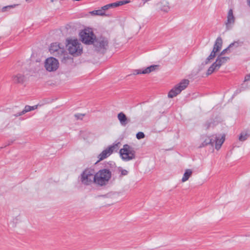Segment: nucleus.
<instances>
[{
  "mask_svg": "<svg viewBox=\"0 0 250 250\" xmlns=\"http://www.w3.org/2000/svg\"><path fill=\"white\" fill-rule=\"evenodd\" d=\"M117 117L122 126H125L130 122V119L127 118L125 114L122 112L118 114Z\"/></svg>",
  "mask_w": 250,
  "mask_h": 250,
  "instance_id": "obj_12",
  "label": "nucleus"
},
{
  "mask_svg": "<svg viewBox=\"0 0 250 250\" xmlns=\"http://www.w3.org/2000/svg\"><path fill=\"white\" fill-rule=\"evenodd\" d=\"M192 174V171L190 169H187L184 174L183 177L182 179V182H185L188 180L189 177Z\"/></svg>",
  "mask_w": 250,
  "mask_h": 250,
  "instance_id": "obj_19",
  "label": "nucleus"
},
{
  "mask_svg": "<svg viewBox=\"0 0 250 250\" xmlns=\"http://www.w3.org/2000/svg\"><path fill=\"white\" fill-rule=\"evenodd\" d=\"M223 40L220 37H218L215 42L213 46V48L210 54L206 59L205 64H208L211 60H213L216 56V53L219 51L222 46Z\"/></svg>",
  "mask_w": 250,
  "mask_h": 250,
  "instance_id": "obj_8",
  "label": "nucleus"
},
{
  "mask_svg": "<svg viewBox=\"0 0 250 250\" xmlns=\"http://www.w3.org/2000/svg\"><path fill=\"white\" fill-rule=\"evenodd\" d=\"M229 60V58L228 57H222L220 55L218 56L214 63L216 64L217 67L220 68V66L226 63Z\"/></svg>",
  "mask_w": 250,
  "mask_h": 250,
  "instance_id": "obj_15",
  "label": "nucleus"
},
{
  "mask_svg": "<svg viewBox=\"0 0 250 250\" xmlns=\"http://www.w3.org/2000/svg\"><path fill=\"white\" fill-rule=\"evenodd\" d=\"M243 44V42H241L239 40H238L237 41H235L233 42L230 43L229 45V47L230 48L234 47L235 48L238 47L239 46H241Z\"/></svg>",
  "mask_w": 250,
  "mask_h": 250,
  "instance_id": "obj_23",
  "label": "nucleus"
},
{
  "mask_svg": "<svg viewBox=\"0 0 250 250\" xmlns=\"http://www.w3.org/2000/svg\"><path fill=\"white\" fill-rule=\"evenodd\" d=\"M110 8L109 4L105 5L103 6L101 9L103 10V11L104 12L105 10H107Z\"/></svg>",
  "mask_w": 250,
  "mask_h": 250,
  "instance_id": "obj_32",
  "label": "nucleus"
},
{
  "mask_svg": "<svg viewBox=\"0 0 250 250\" xmlns=\"http://www.w3.org/2000/svg\"><path fill=\"white\" fill-rule=\"evenodd\" d=\"M119 170L121 172V176L127 175L128 173V171L123 169L122 167H119Z\"/></svg>",
  "mask_w": 250,
  "mask_h": 250,
  "instance_id": "obj_25",
  "label": "nucleus"
},
{
  "mask_svg": "<svg viewBox=\"0 0 250 250\" xmlns=\"http://www.w3.org/2000/svg\"><path fill=\"white\" fill-rule=\"evenodd\" d=\"M214 143H215V148L219 149L225 141V136H222L221 139L217 136L216 135H213Z\"/></svg>",
  "mask_w": 250,
  "mask_h": 250,
  "instance_id": "obj_14",
  "label": "nucleus"
},
{
  "mask_svg": "<svg viewBox=\"0 0 250 250\" xmlns=\"http://www.w3.org/2000/svg\"><path fill=\"white\" fill-rule=\"evenodd\" d=\"M12 6H5L4 7H3L2 8V11L4 12L5 11V9L8 8H11L12 7Z\"/></svg>",
  "mask_w": 250,
  "mask_h": 250,
  "instance_id": "obj_37",
  "label": "nucleus"
},
{
  "mask_svg": "<svg viewBox=\"0 0 250 250\" xmlns=\"http://www.w3.org/2000/svg\"><path fill=\"white\" fill-rule=\"evenodd\" d=\"M12 143V142H11L10 143H9L7 145V146L10 145Z\"/></svg>",
  "mask_w": 250,
  "mask_h": 250,
  "instance_id": "obj_40",
  "label": "nucleus"
},
{
  "mask_svg": "<svg viewBox=\"0 0 250 250\" xmlns=\"http://www.w3.org/2000/svg\"><path fill=\"white\" fill-rule=\"evenodd\" d=\"M144 5H143V1L140 3V4H139V7H142V6H143Z\"/></svg>",
  "mask_w": 250,
  "mask_h": 250,
  "instance_id": "obj_39",
  "label": "nucleus"
},
{
  "mask_svg": "<svg viewBox=\"0 0 250 250\" xmlns=\"http://www.w3.org/2000/svg\"><path fill=\"white\" fill-rule=\"evenodd\" d=\"M250 81V73L247 75L245 78V81Z\"/></svg>",
  "mask_w": 250,
  "mask_h": 250,
  "instance_id": "obj_34",
  "label": "nucleus"
},
{
  "mask_svg": "<svg viewBox=\"0 0 250 250\" xmlns=\"http://www.w3.org/2000/svg\"><path fill=\"white\" fill-rule=\"evenodd\" d=\"M235 22V17L233 14V11L229 9L228 14L227 20L226 22V29L229 30L231 28L232 25Z\"/></svg>",
  "mask_w": 250,
  "mask_h": 250,
  "instance_id": "obj_11",
  "label": "nucleus"
},
{
  "mask_svg": "<svg viewBox=\"0 0 250 250\" xmlns=\"http://www.w3.org/2000/svg\"><path fill=\"white\" fill-rule=\"evenodd\" d=\"M241 92V90H239V89H237L236 90V91L234 92V95H237V94Z\"/></svg>",
  "mask_w": 250,
  "mask_h": 250,
  "instance_id": "obj_38",
  "label": "nucleus"
},
{
  "mask_svg": "<svg viewBox=\"0 0 250 250\" xmlns=\"http://www.w3.org/2000/svg\"><path fill=\"white\" fill-rule=\"evenodd\" d=\"M92 44L93 45L96 51L104 54L107 49L108 41L107 38L103 36H100L95 38Z\"/></svg>",
  "mask_w": 250,
  "mask_h": 250,
  "instance_id": "obj_3",
  "label": "nucleus"
},
{
  "mask_svg": "<svg viewBox=\"0 0 250 250\" xmlns=\"http://www.w3.org/2000/svg\"><path fill=\"white\" fill-rule=\"evenodd\" d=\"M84 116V115L82 114H77L75 115V117L77 119H82Z\"/></svg>",
  "mask_w": 250,
  "mask_h": 250,
  "instance_id": "obj_31",
  "label": "nucleus"
},
{
  "mask_svg": "<svg viewBox=\"0 0 250 250\" xmlns=\"http://www.w3.org/2000/svg\"><path fill=\"white\" fill-rule=\"evenodd\" d=\"M230 47H229V46L226 49H224L221 52V53L220 54V56H223L224 55H225L226 53H227V52L230 49Z\"/></svg>",
  "mask_w": 250,
  "mask_h": 250,
  "instance_id": "obj_29",
  "label": "nucleus"
},
{
  "mask_svg": "<svg viewBox=\"0 0 250 250\" xmlns=\"http://www.w3.org/2000/svg\"><path fill=\"white\" fill-rule=\"evenodd\" d=\"M90 13L92 15H98V16H104L106 15L105 12L103 11L102 9L97 10H94L90 12Z\"/></svg>",
  "mask_w": 250,
  "mask_h": 250,
  "instance_id": "obj_24",
  "label": "nucleus"
},
{
  "mask_svg": "<svg viewBox=\"0 0 250 250\" xmlns=\"http://www.w3.org/2000/svg\"><path fill=\"white\" fill-rule=\"evenodd\" d=\"M22 113V111L20 112H18V113H16V114L15 115V116L16 117H18V116H21V115H23V114H22V113Z\"/></svg>",
  "mask_w": 250,
  "mask_h": 250,
  "instance_id": "obj_36",
  "label": "nucleus"
},
{
  "mask_svg": "<svg viewBox=\"0 0 250 250\" xmlns=\"http://www.w3.org/2000/svg\"><path fill=\"white\" fill-rule=\"evenodd\" d=\"M12 81L15 83H22L25 81V77L22 74H18L12 76Z\"/></svg>",
  "mask_w": 250,
  "mask_h": 250,
  "instance_id": "obj_16",
  "label": "nucleus"
},
{
  "mask_svg": "<svg viewBox=\"0 0 250 250\" xmlns=\"http://www.w3.org/2000/svg\"><path fill=\"white\" fill-rule=\"evenodd\" d=\"M169 7L167 5H164L161 8V10L164 12H167L169 10Z\"/></svg>",
  "mask_w": 250,
  "mask_h": 250,
  "instance_id": "obj_33",
  "label": "nucleus"
},
{
  "mask_svg": "<svg viewBox=\"0 0 250 250\" xmlns=\"http://www.w3.org/2000/svg\"><path fill=\"white\" fill-rule=\"evenodd\" d=\"M80 36L82 42L86 44H92L96 37L93 31L89 29L82 31L80 33Z\"/></svg>",
  "mask_w": 250,
  "mask_h": 250,
  "instance_id": "obj_7",
  "label": "nucleus"
},
{
  "mask_svg": "<svg viewBox=\"0 0 250 250\" xmlns=\"http://www.w3.org/2000/svg\"><path fill=\"white\" fill-rule=\"evenodd\" d=\"M66 47L70 54L74 57L78 56L83 52V48L78 40H68Z\"/></svg>",
  "mask_w": 250,
  "mask_h": 250,
  "instance_id": "obj_1",
  "label": "nucleus"
},
{
  "mask_svg": "<svg viewBox=\"0 0 250 250\" xmlns=\"http://www.w3.org/2000/svg\"><path fill=\"white\" fill-rule=\"evenodd\" d=\"M38 105H34V106H29V105H26L24 107V109L22 111V114H25L29 111H30L31 110H35L37 108Z\"/></svg>",
  "mask_w": 250,
  "mask_h": 250,
  "instance_id": "obj_22",
  "label": "nucleus"
},
{
  "mask_svg": "<svg viewBox=\"0 0 250 250\" xmlns=\"http://www.w3.org/2000/svg\"><path fill=\"white\" fill-rule=\"evenodd\" d=\"M54 1V0H51V2H53Z\"/></svg>",
  "mask_w": 250,
  "mask_h": 250,
  "instance_id": "obj_41",
  "label": "nucleus"
},
{
  "mask_svg": "<svg viewBox=\"0 0 250 250\" xmlns=\"http://www.w3.org/2000/svg\"><path fill=\"white\" fill-rule=\"evenodd\" d=\"M189 81L184 79L180 83L176 85L168 94V97L172 98L180 94L181 92L184 90L188 85Z\"/></svg>",
  "mask_w": 250,
  "mask_h": 250,
  "instance_id": "obj_6",
  "label": "nucleus"
},
{
  "mask_svg": "<svg viewBox=\"0 0 250 250\" xmlns=\"http://www.w3.org/2000/svg\"><path fill=\"white\" fill-rule=\"evenodd\" d=\"M145 137V134L142 132H139L136 134V138L138 139H141L144 138Z\"/></svg>",
  "mask_w": 250,
  "mask_h": 250,
  "instance_id": "obj_26",
  "label": "nucleus"
},
{
  "mask_svg": "<svg viewBox=\"0 0 250 250\" xmlns=\"http://www.w3.org/2000/svg\"><path fill=\"white\" fill-rule=\"evenodd\" d=\"M58 61L53 57H50L46 59L44 67L46 70L49 72L56 71L59 67Z\"/></svg>",
  "mask_w": 250,
  "mask_h": 250,
  "instance_id": "obj_10",
  "label": "nucleus"
},
{
  "mask_svg": "<svg viewBox=\"0 0 250 250\" xmlns=\"http://www.w3.org/2000/svg\"><path fill=\"white\" fill-rule=\"evenodd\" d=\"M111 177L109 169L104 168L96 173V184L101 186L105 185Z\"/></svg>",
  "mask_w": 250,
  "mask_h": 250,
  "instance_id": "obj_2",
  "label": "nucleus"
},
{
  "mask_svg": "<svg viewBox=\"0 0 250 250\" xmlns=\"http://www.w3.org/2000/svg\"><path fill=\"white\" fill-rule=\"evenodd\" d=\"M142 71L141 69L136 70L135 71L136 72V73H134V74H143Z\"/></svg>",
  "mask_w": 250,
  "mask_h": 250,
  "instance_id": "obj_35",
  "label": "nucleus"
},
{
  "mask_svg": "<svg viewBox=\"0 0 250 250\" xmlns=\"http://www.w3.org/2000/svg\"><path fill=\"white\" fill-rule=\"evenodd\" d=\"M159 66L158 65H152L149 67L151 68L150 70L151 72L155 71L156 69H157L159 67Z\"/></svg>",
  "mask_w": 250,
  "mask_h": 250,
  "instance_id": "obj_30",
  "label": "nucleus"
},
{
  "mask_svg": "<svg viewBox=\"0 0 250 250\" xmlns=\"http://www.w3.org/2000/svg\"><path fill=\"white\" fill-rule=\"evenodd\" d=\"M130 2L129 0H125L117 1L114 3H109L110 8H113Z\"/></svg>",
  "mask_w": 250,
  "mask_h": 250,
  "instance_id": "obj_17",
  "label": "nucleus"
},
{
  "mask_svg": "<svg viewBox=\"0 0 250 250\" xmlns=\"http://www.w3.org/2000/svg\"><path fill=\"white\" fill-rule=\"evenodd\" d=\"M210 125H211V123L210 122H206L204 124V127L206 128V130H208L209 129V128L210 127Z\"/></svg>",
  "mask_w": 250,
  "mask_h": 250,
  "instance_id": "obj_28",
  "label": "nucleus"
},
{
  "mask_svg": "<svg viewBox=\"0 0 250 250\" xmlns=\"http://www.w3.org/2000/svg\"><path fill=\"white\" fill-rule=\"evenodd\" d=\"M219 68L217 67L216 64L214 62L208 69L207 75H209L211 74L215 70H218Z\"/></svg>",
  "mask_w": 250,
  "mask_h": 250,
  "instance_id": "obj_21",
  "label": "nucleus"
},
{
  "mask_svg": "<svg viewBox=\"0 0 250 250\" xmlns=\"http://www.w3.org/2000/svg\"><path fill=\"white\" fill-rule=\"evenodd\" d=\"M120 155L122 159L125 161H129L135 159V151L132 146L125 144L120 150Z\"/></svg>",
  "mask_w": 250,
  "mask_h": 250,
  "instance_id": "obj_4",
  "label": "nucleus"
},
{
  "mask_svg": "<svg viewBox=\"0 0 250 250\" xmlns=\"http://www.w3.org/2000/svg\"><path fill=\"white\" fill-rule=\"evenodd\" d=\"M120 143L113 144V145L109 146L107 148L103 150L99 155V160L97 163L103 160L110 156L113 151H117L118 149V144Z\"/></svg>",
  "mask_w": 250,
  "mask_h": 250,
  "instance_id": "obj_9",
  "label": "nucleus"
},
{
  "mask_svg": "<svg viewBox=\"0 0 250 250\" xmlns=\"http://www.w3.org/2000/svg\"><path fill=\"white\" fill-rule=\"evenodd\" d=\"M150 67L149 66L145 68L144 70L142 71L143 74H148L151 72Z\"/></svg>",
  "mask_w": 250,
  "mask_h": 250,
  "instance_id": "obj_27",
  "label": "nucleus"
},
{
  "mask_svg": "<svg viewBox=\"0 0 250 250\" xmlns=\"http://www.w3.org/2000/svg\"><path fill=\"white\" fill-rule=\"evenodd\" d=\"M81 180L82 183L85 185H89L92 183L96 184V173L92 168L85 169L81 174Z\"/></svg>",
  "mask_w": 250,
  "mask_h": 250,
  "instance_id": "obj_5",
  "label": "nucleus"
},
{
  "mask_svg": "<svg viewBox=\"0 0 250 250\" xmlns=\"http://www.w3.org/2000/svg\"><path fill=\"white\" fill-rule=\"evenodd\" d=\"M49 51L52 54H56L58 52L59 53L60 52L62 53L63 48H61L59 44L57 42L52 43L50 46Z\"/></svg>",
  "mask_w": 250,
  "mask_h": 250,
  "instance_id": "obj_13",
  "label": "nucleus"
},
{
  "mask_svg": "<svg viewBox=\"0 0 250 250\" xmlns=\"http://www.w3.org/2000/svg\"><path fill=\"white\" fill-rule=\"evenodd\" d=\"M250 136V134L248 131H243L240 134L239 140L240 141H244Z\"/></svg>",
  "mask_w": 250,
  "mask_h": 250,
  "instance_id": "obj_20",
  "label": "nucleus"
},
{
  "mask_svg": "<svg viewBox=\"0 0 250 250\" xmlns=\"http://www.w3.org/2000/svg\"><path fill=\"white\" fill-rule=\"evenodd\" d=\"M213 137H212V135L211 136L208 137L207 138H206L204 140V141L202 143V144L200 146V147H204L208 145H211L212 146H213Z\"/></svg>",
  "mask_w": 250,
  "mask_h": 250,
  "instance_id": "obj_18",
  "label": "nucleus"
}]
</instances>
